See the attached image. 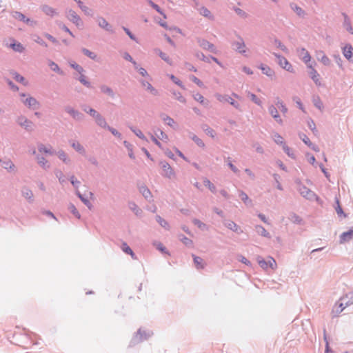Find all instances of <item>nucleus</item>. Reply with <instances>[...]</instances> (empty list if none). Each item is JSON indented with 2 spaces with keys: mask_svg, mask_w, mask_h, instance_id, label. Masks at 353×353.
Instances as JSON below:
<instances>
[{
  "mask_svg": "<svg viewBox=\"0 0 353 353\" xmlns=\"http://www.w3.org/2000/svg\"><path fill=\"white\" fill-rule=\"evenodd\" d=\"M258 263L264 270H268V268L272 270H275L277 266L276 261L272 257H268L266 260L259 257L258 259Z\"/></svg>",
  "mask_w": 353,
  "mask_h": 353,
  "instance_id": "nucleus-1",
  "label": "nucleus"
},
{
  "mask_svg": "<svg viewBox=\"0 0 353 353\" xmlns=\"http://www.w3.org/2000/svg\"><path fill=\"white\" fill-rule=\"evenodd\" d=\"M297 53H298V55H299V58H300V59H301V60H302L305 63H306V64H307V65H311V64L310 63V61H311L312 57H311V56H310V54L309 52H308L306 49H305V48H300V49H298V50H297Z\"/></svg>",
  "mask_w": 353,
  "mask_h": 353,
  "instance_id": "nucleus-2",
  "label": "nucleus"
},
{
  "mask_svg": "<svg viewBox=\"0 0 353 353\" xmlns=\"http://www.w3.org/2000/svg\"><path fill=\"white\" fill-rule=\"evenodd\" d=\"M68 18L70 21H72L77 27H82L83 22L79 16L74 11L70 10L68 12Z\"/></svg>",
  "mask_w": 353,
  "mask_h": 353,
  "instance_id": "nucleus-3",
  "label": "nucleus"
},
{
  "mask_svg": "<svg viewBox=\"0 0 353 353\" xmlns=\"http://www.w3.org/2000/svg\"><path fill=\"white\" fill-rule=\"evenodd\" d=\"M278 59L279 64L288 71L293 72V67L289 61L283 57L274 54Z\"/></svg>",
  "mask_w": 353,
  "mask_h": 353,
  "instance_id": "nucleus-4",
  "label": "nucleus"
},
{
  "mask_svg": "<svg viewBox=\"0 0 353 353\" xmlns=\"http://www.w3.org/2000/svg\"><path fill=\"white\" fill-rule=\"evenodd\" d=\"M21 101L26 105L30 108L37 109L39 107L38 102L32 97H28L25 99V95H22Z\"/></svg>",
  "mask_w": 353,
  "mask_h": 353,
  "instance_id": "nucleus-5",
  "label": "nucleus"
},
{
  "mask_svg": "<svg viewBox=\"0 0 353 353\" xmlns=\"http://www.w3.org/2000/svg\"><path fill=\"white\" fill-rule=\"evenodd\" d=\"M307 67L310 69L309 72L310 77L316 83V85H320V75L312 65H307Z\"/></svg>",
  "mask_w": 353,
  "mask_h": 353,
  "instance_id": "nucleus-6",
  "label": "nucleus"
},
{
  "mask_svg": "<svg viewBox=\"0 0 353 353\" xmlns=\"http://www.w3.org/2000/svg\"><path fill=\"white\" fill-rule=\"evenodd\" d=\"M346 307L347 306H345V303L343 301L341 303H336L333 307L332 312L334 314V316H336L342 312Z\"/></svg>",
  "mask_w": 353,
  "mask_h": 353,
  "instance_id": "nucleus-7",
  "label": "nucleus"
},
{
  "mask_svg": "<svg viewBox=\"0 0 353 353\" xmlns=\"http://www.w3.org/2000/svg\"><path fill=\"white\" fill-rule=\"evenodd\" d=\"M162 164V169H163V174L169 178L172 177V176H174V172H173V170L172 169V168L170 167V165L166 163V162H163L161 163Z\"/></svg>",
  "mask_w": 353,
  "mask_h": 353,
  "instance_id": "nucleus-8",
  "label": "nucleus"
},
{
  "mask_svg": "<svg viewBox=\"0 0 353 353\" xmlns=\"http://www.w3.org/2000/svg\"><path fill=\"white\" fill-rule=\"evenodd\" d=\"M18 123L27 130H31L32 128V123L23 117H19Z\"/></svg>",
  "mask_w": 353,
  "mask_h": 353,
  "instance_id": "nucleus-9",
  "label": "nucleus"
},
{
  "mask_svg": "<svg viewBox=\"0 0 353 353\" xmlns=\"http://www.w3.org/2000/svg\"><path fill=\"white\" fill-rule=\"evenodd\" d=\"M353 239V229L343 232L340 236V243H343Z\"/></svg>",
  "mask_w": 353,
  "mask_h": 353,
  "instance_id": "nucleus-10",
  "label": "nucleus"
},
{
  "mask_svg": "<svg viewBox=\"0 0 353 353\" xmlns=\"http://www.w3.org/2000/svg\"><path fill=\"white\" fill-rule=\"evenodd\" d=\"M98 24L99 26L105 29L106 30L109 32H112V26L108 23V22L103 17H99L97 19Z\"/></svg>",
  "mask_w": 353,
  "mask_h": 353,
  "instance_id": "nucleus-11",
  "label": "nucleus"
},
{
  "mask_svg": "<svg viewBox=\"0 0 353 353\" xmlns=\"http://www.w3.org/2000/svg\"><path fill=\"white\" fill-rule=\"evenodd\" d=\"M343 54L345 58L350 60L353 56V48L350 45H346L343 48Z\"/></svg>",
  "mask_w": 353,
  "mask_h": 353,
  "instance_id": "nucleus-12",
  "label": "nucleus"
},
{
  "mask_svg": "<svg viewBox=\"0 0 353 353\" xmlns=\"http://www.w3.org/2000/svg\"><path fill=\"white\" fill-rule=\"evenodd\" d=\"M301 139L307 145H308L312 150L316 152L319 151L318 146L314 145L305 134L301 135Z\"/></svg>",
  "mask_w": 353,
  "mask_h": 353,
  "instance_id": "nucleus-13",
  "label": "nucleus"
},
{
  "mask_svg": "<svg viewBox=\"0 0 353 353\" xmlns=\"http://www.w3.org/2000/svg\"><path fill=\"white\" fill-rule=\"evenodd\" d=\"M340 301L345 303V305L347 307L353 304V292L347 294L345 296H343Z\"/></svg>",
  "mask_w": 353,
  "mask_h": 353,
  "instance_id": "nucleus-14",
  "label": "nucleus"
},
{
  "mask_svg": "<svg viewBox=\"0 0 353 353\" xmlns=\"http://www.w3.org/2000/svg\"><path fill=\"white\" fill-rule=\"evenodd\" d=\"M277 108H276L274 106H271L269 108V111H270V114L273 117V118L276 120V121L279 123H281L282 120L281 119V118L278 114Z\"/></svg>",
  "mask_w": 353,
  "mask_h": 353,
  "instance_id": "nucleus-15",
  "label": "nucleus"
},
{
  "mask_svg": "<svg viewBox=\"0 0 353 353\" xmlns=\"http://www.w3.org/2000/svg\"><path fill=\"white\" fill-rule=\"evenodd\" d=\"M41 10L45 14L51 17L54 16L57 13L56 10L53 8L47 5L42 6Z\"/></svg>",
  "mask_w": 353,
  "mask_h": 353,
  "instance_id": "nucleus-16",
  "label": "nucleus"
},
{
  "mask_svg": "<svg viewBox=\"0 0 353 353\" xmlns=\"http://www.w3.org/2000/svg\"><path fill=\"white\" fill-rule=\"evenodd\" d=\"M318 54L320 55V57L318 59L322 62L325 65H329L331 63L330 59L325 54L323 51H319Z\"/></svg>",
  "mask_w": 353,
  "mask_h": 353,
  "instance_id": "nucleus-17",
  "label": "nucleus"
},
{
  "mask_svg": "<svg viewBox=\"0 0 353 353\" xmlns=\"http://www.w3.org/2000/svg\"><path fill=\"white\" fill-rule=\"evenodd\" d=\"M199 13L208 19H213V16H212L211 12L205 7H201L199 9Z\"/></svg>",
  "mask_w": 353,
  "mask_h": 353,
  "instance_id": "nucleus-18",
  "label": "nucleus"
},
{
  "mask_svg": "<svg viewBox=\"0 0 353 353\" xmlns=\"http://www.w3.org/2000/svg\"><path fill=\"white\" fill-rule=\"evenodd\" d=\"M260 69L262 70V72L266 74L268 77H272L274 74V71L268 65H261L260 66Z\"/></svg>",
  "mask_w": 353,
  "mask_h": 353,
  "instance_id": "nucleus-19",
  "label": "nucleus"
},
{
  "mask_svg": "<svg viewBox=\"0 0 353 353\" xmlns=\"http://www.w3.org/2000/svg\"><path fill=\"white\" fill-rule=\"evenodd\" d=\"M48 66L50 67V68L52 71H54V72H57L58 74H63V72L61 70V69L59 68L58 65L56 63H54V61H48Z\"/></svg>",
  "mask_w": 353,
  "mask_h": 353,
  "instance_id": "nucleus-20",
  "label": "nucleus"
},
{
  "mask_svg": "<svg viewBox=\"0 0 353 353\" xmlns=\"http://www.w3.org/2000/svg\"><path fill=\"white\" fill-rule=\"evenodd\" d=\"M193 259L197 269L204 268L203 261L201 258L193 255Z\"/></svg>",
  "mask_w": 353,
  "mask_h": 353,
  "instance_id": "nucleus-21",
  "label": "nucleus"
},
{
  "mask_svg": "<svg viewBox=\"0 0 353 353\" xmlns=\"http://www.w3.org/2000/svg\"><path fill=\"white\" fill-rule=\"evenodd\" d=\"M72 147L78 152L84 154H85V149L83 147V145L79 143V142H73L72 143Z\"/></svg>",
  "mask_w": 353,
  "mask_h": 353,
  "instance_id": "nucleus-22",
  "label": "nucleus"
},
{
  "mask_svg": "<svg viewBox=\"0 0 353 353\" xmlns=\"http://www.w3.org/2000/svg\"><path fill=\"white\" fill-rule=\"evenodd\" d=\"M155 136L162 140V141H164L165 142H167L168 141V135L164 133L162 130L158 129L156 132H155Z\"/></svg>",
  "mask_w": 353,
  "mask_h": 353,
  "instance_id": "nucleus-23",
  "label": "nucleus"
},
{
  "mask_svg": "<svg viewBox=\"0 0 353 353\" xmlns=\"http://www.w3.org/2000/svg\"><path fill=\"white\" fill-rule=\"evenodd\" d=\"M256 230L259 234L265 237H270L269 232L263 227L258 225L256 227Z\"/></svg>",
  "mask_w": 353,
  "mask_h": 353,
  "instance_id": "nucleus-24",
  "label": "nucleus"
},
{
  "mask_svg": "<svg viewBox=\"0 0 353 353\" xmlns=\"http://www.w3.org/2000/svg\"><path fill=\"white\" fill-rule=\"evenodd\" d=\"M162 119L167 125H170V127H172V128L176 127V123L174 121V119L169 117L168 116L163 115L162 117Z\"/></svg>",
  "mask_w": 353,
  "mask_h": 353,
  "instance_id": "nucleus-25",
  "label": "nucleus"
},
{
  "mask_svg": "<svg viewBox=\"0 0 353 353\" xmlns=\"http://www.w3.org/2000/svg\"><path fill=\"white\" fill-rule=\"evenodd\" d=\"M13 78L18 82H20L21 83L22 85L23 86H26L28 84H27V81H26L25 78L22 76H21L18 73H14L13 74Z\"/></svg>",
  "mask_w": 353,
  "mask_h": 353,
  "instance_id": "nucleus-26",
  "label": "nucleus"
},
{
  "mask_svg": "<svg viewBox=\"0 0 353 353\" xmlns=\"http://www.w3.org/2000/svg\"><path fill=\"white\" fill-rule=\"evenodd\" d=\"M121 249L122 250L128 254H130L132 256V257L133 259H135L134 257V254L133 252V251L132 250V249L128 245V244L126 243H123L122 245H121Z\"/></svg>",
  "mask_w": 353,
  "mask_h": 353,
  "instance_id": "nucleus-27",
  "label": "nucleus"
},
{
  "mask_svg": "<svg viewBox=\"0 0 353 353\" xmlns=\"http://www.w3.org/2000/svg\"><path fill=\"white\" fill-rule=\"evenodd\" d=\"M38 150L41 153H46V154H52V152L51 151V148H48L42 144H41L38 146Z\"/></svg>",
  "mask_w": 353,
  "mask_h": 353,
  "instance_id": "nucleus-28",
  "label": "nucleus"
},
{
  "mask_svg": "<svg viewBox=\"0 0 353 353\" xmlns=\"http://www.w3.org/2000/svg\"><path fill=\"white\" fill-rule=\"evenodd\" d=\"M10 47L16 52H22L24 48L20 43H14L10 45Z\"/></svg>",
  "mask_w": 353,
  "mask_h": 353,
  "instance_id": "nucleus-29",
  "label": "nucleus"
},
{
  "mask_svg": "<svg viewBox=\"0 0 353 353\" xmlns=\"http://www.w3.org/2000/svg\"><path fill=\"white\" fill-rule=\"evenodd\" d=\"M57 156L59 158L62 160L64 163H67L70 161L67 154L63 150H60L57 152Z\"/></svg>",
  "mask_w": 353,
  "mask_h": 353,
  "instance_id": "nucleus-30",
  "label": "nucleus"
},
{
  "mask_svg": "<svg viewBox=\"0 0 353 353\" xmlns=\"http://www.w3.org/2000/svg\"><path fill=\"white\" fill-rule=\"evenodd\" d=\"M203 184L205 186L208 187L210 189V190L212 191V192H216L215 185L212 183H211L210 181L208 180V179H204Z\"/></svg>",
  "mask_w": 353,
  "mask_h": 353,
  "instance_id": "nucleus-31",
  "label": "nucleus"
},
{
  "mask_svg": "<svg viewBox=\"0 0 353 353\" xmlns=\"http://www.w3.org/2000/svg\"><path fill=\"white\" fill-rule=\"evenodd\" d=\"M156 51L163 60H164L169 64H172L170 59L165 53L161 52L160 50H157Z\"/></svg>",
  "mask_w": 353,
  "mask_h": 353,
  "instance_id": "nucleus-32",
  "label": "nucleus"
},
{
  "mask_svg": "<svg viewBox=\"0 0 353 353\" xmlns=\"http://www.w3.org/2000/svg\"><path fill=\"white\" fill-rule=\"evenodd\" d=\"M124 143V145L127 148L128 150V155L129 157L131 158V159H134V153H133V151H132V145L128 143V141H125L123 142Z\"/></svg>",
  "mask_w": 353,
  "mask_h": 353,
  "instance_id": "nucleus-33",
  "label": "nucleus"
},
{
  "mask_svg": "<svg viewBox=\"0 0 353 353\" xmlns=\"http://www.w3.org/2000/svg\"><path fill=\"white\" fill-rule=\"evenodd\" d=\"M22 194L26 199L29 200L32 199V198L33 197L32 192L28 188L23 189L22 191Z\"/></svg>",
  "mask_w": 353,
  "mask_h": 353,
  "instance_id": "nucleus-34",
  "label": "nucleus"
},
{
  "mask_svg": "<svg viewBox=\"0 0 353 353\" xmlns=\"http://www.w3.org/2000/svg\"><path fill=\"white\" fill-rule=\"evenodd\" d=\"M95 119H96V121L98 125H99L100 126H101L103 128L108 127L106 121L99 114V117H96Z\"/></svg>",
  "mask_w": 353,
  "mask_h": 353,
  "instance_id": "nucleus-35",
  "label": "nucleus"
},
{
  "mask_svg": "<svg viewBox=\"0 0 353 353\" xmlns=\"http://www.w3.org/2000/svg\"><path fill=\"white\" fill-rule=\"evenodd\" d=\"M273 139L277 144H281L283 145L285 144L283 137L277 133L274 134Z\"/></svg>",
  "mask_w": 353,
  "mask_h": 353,
  "instance_id": "nucleus-36",
  "label": "nucleus"
},
{
  "mask_svg": "<svg viewBox=\"0 0 353 353\" xmlns=\"http://www.w3.org/2000/svg\"><path fill=\"white\" fill-rule=\"evenodd\" d=\"M157 221L162 227L166 229H169V225L168 222L163 219H162L160 216H157Z\"/></svg>",
  "mask_w": 353,
  "mask_h": 353,
  "instance_id": "nucleus-37",
  "label": "nucleus"
},
{
  "mask_svg": "<svg viewBox=\"0 0 353 353\" xmlns=\"http://www.w3.org/2000/svg\"><path fill=\"white\" fill-rule=\"evenodd\" d=\"M37 159L38 163L41 166H42L43 168L49 167L48 165H47L48 161L45 159V158H43L42 157L37 156Z\"/></svg>",
  "mask_w": 353,
  "mask_h": 353,
  "instance_id": "nucleus-38",
  "label": "nucleus"
},
{
  "mask_svg": "<svg viewBox=\"0 0 353 353\" xmlns=\"http://www.w3.org/2000/svg\"><path fill=\"white\" fill-rule=\"evenodd\" d=\"M140 191L145 198L148 199L151 196V193L150 190L145 187H141L140 188Z\"/></svg>",
  "mask_w": 353,
  "mask_h": 353,
  "instance_id": "nucleus-39",
  "label": "nucleus"
},
{
  "mask_svg": "<svg viewBox=\"0 0 353 353\" xmlns=\"http://www.w3.org/2000/svg\"><path fill=\"white\" fill-rule=\"evenodd\" d=\"M83 52L84 53V54H85L86 56H88L93 60H95L97 59V55L94 52L90 51L88 49H83Z\"/></svg>",
  "mask_w": 353,
  "mask_h": 353,
  "instance_id": "nucleus-40",
  "label": "nucleus"
},
{
  "mask_svg": "<svg viewBox=\"0 0 353 353\" xmlns=\"http://www.w3.org/2000/svg\"><path fill=\"white\" fill-rule=\"evenodd\" d=\"M149 4L154 8L159 13H160L161 14H162L164 18H165V15L163 14V12H162V10L160 9V8L159 7L158 5L155 4L154 3H153L151 0H148V1Z\"/></svg>",
  "mask_w": 353,
  "mask_h": 353,
  "instance_id": "nucleus-41",
  "label": "nucleus"
},
{
  "mask_svg": "<svg viewBox=\"0 0 353 353\" xmlns=\"http://www.w3.org/2000/svg\"><path fill=\"white\" fill-rule=\"evenodd\" d=\"M201 46L202 47H203L204 48H208L210 50H214V46L212 44H210L209 42L206 41H203L201 43Z\"/></svg>",
  "mask_w": 353,
  "mask_h": 353,
  "instance_id": "nucleus-42",
  "label": "nucleus"
},
{
  "mask_svg": "<svg viewBox=\"0 0 353 353\" xmlns=\"http://www.w3.org/2000/svg\"><path fill=\"white\" fill-rule=\"evenodd\" d=\"M69 209L77 218L80 219V214L74 205H70Z\"/></svg>",
  "mask_w": 353,
  "mask_h": 353,
  "instance_id": "nucleus-43",
  "label": "nucleus"
},
{
  "mask_svg": "<svg viewBox=\"0 0 353 353\" xmlns=\"http://www.w3.org/2000/svg\"><path fill=\"white\" fill-rule=\"evenodd\" d=\"M274 43L277 48H280L283 52H288L287 48L281 41L275 40Z\"/></svg>",
  "mask_w": 353,
  "mask_h": 353,
  "instance_id": "nucleus-44",
  "label": "nucleus"
},
{
  "mask_svg": "<svg viewBox=\"0 0 353 353\" xmlns=\"http://www.w3.org/2000/svg\"><path fill=\"white\" fill-rule=\"evenodd\" d=\"M130 208L132 210H133L134 212V213L138 215L139 214H141V210L136 205L135 203H130Z\"/></svg>",
  "mask_w": 353,
  "mask_h": 353,
  "instance_id": "nucleus-45",
  "label": "nucleus"
},
{
  "mask_svg": "<svg viewBox=\"0 0 353 353\" xmlns=\"http://www.w3.org/2000/svg\"><path fill=\"white\" fill-rule=\"evenodd\" d=\"M193 223L194 225H196V226H198V228L203 230V229H205L206 228V225L205 224H204L203 223H202L201 221H200L198 219H194L193 220Z\"/></svg>",
  "mask_w": 353,
  "mask_h": 353,
  "instance_id": "nucleus-46",
  "label": "nucleus"
},
{
  "mask_svg": "<svg viewBox=\"0 0 353 353\" xmlns=\"http://www.w3.org/2000/svg\"><path fill=\"white\" fill-rule=\"evenodd\" d=\"M345 27L347 31H349L350 33L353 34L352 28L350 26V23L348 19L345 17Z\"/></svg>",
  "mask_w": 353,
  "mask_h": 353,
  "instance_id": "nucleus-47",
  "label": "nucleus"
},
{
  "mask_svg": "<svg viewBox=\"0 0 353 353\" xmlns=\"http://www.w3.org/2000/svg\"><path fill=\"white\" fill-rule=\"evenodd\" d=\"M194 97L196 101H199L201 103H204L203 97L199 93L194 94Z\"/></svg>",
  "mask_w": 353,
  "mask_h": 353,
  "instance_id": "nucleus-48",
  "label": "nucleus"
},
{
  "mask_svg": "<svg viewBox=\"0 0 353 353\" xmlns=\"http://www.w3.org/2000/svg\"><path fill=\"white\" fill-rule=\"evenodd\" d=\"M283 148L289 157H294V154L292 150L285 144L283 145Z\"/></svg>",
  "mask_w": 353,
  "mask_h": 353,
  "instance_id": "nucleus-49",
  "label": "nucleus"
},
{
  "mask_svg": "<svg viewBox=\"0 0 353 353\" xmlns=\"http://www.w3.org/2000/svg\"><path fill=\"white\" fill-rule=\"evenodd\" d=\"M13 166L14 165L10 161H4L2 164V167L6 169H11Z\"/></svg>",
  "mask_w": 353,
  "mask_h": 353,
  "instance_id": "nucleus-50",
  "label": "nucleus"
},
{
  "mask_svg": "<svg viewBox=\"0 0 353 353\" xmlns=\"http://www.w3.org/2000/svg\"><path fill=\"white\" fill-rule=\"evenodd\" d=\"M181 240L185 245L188 246L191 245L192 244V241L185 236H183L181 239Z\"/></svg>",
  "mask_w": 353,
  "mask_h": 353,
  "instance_id": "nucleus-51",
  "label": "nucleus"
},
{
  "mask_svg": "<svg viewBox=\"0 0 353 353\" xmlns=\"http://www.w3.org/2000/svg\"><path fill=\"white\" fill-rule=\"evenodd\" d=\"M13 16L15 19H19L21 21L25 20V16L21 12H15Z\"/></svg>",
  "mask_w": 353,
  "mask_h": 353,
  "instance_id": "nucleus-52",
  "label": "nucleus"
},
{
  "mask_svg": "<svg viewBox=\"0 0 353 353\" xmlns=\"http://www.w3.org/2000/svg\"><path fill=\"white\" fill-rule=\"evenodd\" d=\"M77 3H78L79 7V8H81V9L84 12L87 13V12H88L89 8H88L87 6H84V5H83V2H82L81 1H80V0H79V1L77 2Z\"/></svg>",
  "mask_w": 353,
  "mask_h": 353,
  "instance_id": "nucleus-53",
  "label": "nucleus"
},
{
  "mask_svg": "<svg viewBox=\"0 0 353 353\" xmlns=\"http://www.w3.org/2000/svg\"><path fill=\"white\" fill-rule=\"evenodd\" d=\"M228 228L233 231H237L238 230V225L234 223V222H230L228 224Z\"/></svg>",
  "mask_w": 353,
  "mask_h": 353,
  "instance_id": "nucleus-54",
  "label": "nucleus"
},
{
  "mask_svg": "<svg viewBox=\"0 0 353 353\" xmlns=\"http://www.w3.org/2000/svg\"><path fill=\"white\" fill-rule=\"evenodd\" d=\"M70 65L74 68L77 71H78L79 73H81L83 71V69L82 67H81L79 65L77 64L76 63H70Z\"/></svg>",
  "mask_w": 353,
  "mask_h": 353,
  "instance_id": "nucleus-55",
  "label": "nucleus"
},
{
  "mask_svg": "<svg viewBox=\"0 0 353 353\" xmlns=\"http://www.w3.org/2000/svg\"><path fill=\"white\" fill-rule=\"evenodd\" d=\"M192 139L196 143V144L199 146H201V147H203L204 146V143L202 141L201 139H200L199 137H197L196 136H193L192 137Z\"/></svg>",
  "mask_w": 353,
  "mask_h": 353,
  "instance_id": "nucleus-56",
  "label": "nucleus"
},
{
  "mask_svg": "<svg viewBox=\"0 0 353 353\" xmlns=\"http://www.w3.org/2000/svg\"><path fill=\"white\" fill-rule=\"evenodd\" d=\"M336 204H337V206L336 207V211L337 214L341 216L343 214V212L340 205L339 201L338 199H336Z\"/></svg>",
  "mask_w": 353,
  "mask_h": 353,
  "instance_id": "nucleus-57",
  "label": "nucleus"
},
{
  "mask_svg": "<svg viewBox=\"0 0 353 353\" xmlns=\"http://www.w3.org/2000/svg\"><path fill=\"white\" fill-rule=\"evenodd\" d=\"M239 197L241 198V199L242 201H243L245 203L249 201V198H248V196L243 192H241L240 194H239Z\"/></svg>",
  "mask_w": 353,
  "mask_h": 353,
  "instance_id": "nucleus-58",
  "label": "nucleus"
},
{
  "mask_svg": "<svg viewBox=\"0 0 353 353\" xmlns=\"http://www.w3.org/2000/svg\"><path fill=\"white\" fill-rule=\"evenodd\" d=\"M248 97H250V99L254 101L255 103L256 104H260V101L258 99V98L256 97V96L255 94H248Z\"/></svg>",
  "mask_w": 353,
  "mask_h": 353,
  "instance_id": "nucleus-59",
  "label": "nucleus"
},
{
  "mask_svg": "<svg viewBox=\"0 0 353 353\" xmlns=\"http://www.w3.org/2000/svg\"><path fill=\"white\" fill-rule=\"evenodd\" d=\"M134 134L142 139H145V137L143 135L140 130H132Z\"/></svg>",
  "mask_w": 353,
  "mask_h": 353,
  "instance_id": "nucleus-60",
  "label": "nucleus"
},
{
  "mask_svg": "<svg viewBox=\"0 0 353 353\" xmlns=\"http://www.w3.org/2000/svg\"><path fill=\"white\" fill-rule=\"evenodd\" d=\"M292 9L299 14V16L303 14V10L298 7L297 6H294V7H292Z\"/></svg>",
  "mask_w": 353,
  "mask_h": 353,
  "instance_id": "nucleus-61",
  "label": "nucleus"
},
{
  "mask_svg": "<svg viewBox=\"0 0 353 353\" xmlns=\"http://www.w3.org/2000/svg\"><path fill=\"white\" fill-rule=\"evenodd\" d=\"M35 42H37V43L43 46H45V47H47L48 45L47 43L43 41V39H41L39 37H37V38L34 39Z\"/></svg>",
  "mask_w": 353,
  "mask_h": 353,
  "instance_id": "nucleus-62",
  "label": "nucleus"
},
{
  "mask_svg": "<svg viewBox=\"0 0 353 353\" xmlns=\"http://www.w3.org/2000/svg\"><path fill=\"white\" fill-rule=\"evenodd\" d=\"M237 48L236 49L239 50V52H245V46L244 43H237Z\"/></svg>",
  "mask_w": 353,
  "mask_h": 353,
  "instance_id": "nucleus-63",
  "label": "nucleus"
},
{
  "mask_svg": "<svg viewBox=\"0 0 353 353\" xmlns=\"http://www.w3.org/2000/svg\"><path fill=\"white\" fill-rule=\"evenodd\" d=\"M276 106H277L278 109H279L284 114L286 113L287 108L281 103H278L276 104Z\"/></svg>",
  "mask_w": 353,
  "mask_h": 353,
  "instance_id": "nucleus-64",
  "label": "nucleus"
}]
</instances>
